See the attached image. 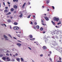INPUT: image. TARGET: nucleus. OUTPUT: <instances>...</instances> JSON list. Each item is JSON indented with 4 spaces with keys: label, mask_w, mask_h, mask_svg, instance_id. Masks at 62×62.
Instances as JSON below:
<instances>
[{
    "label": "nucleus",
    "mask_w": 62,
    "mask_h": 62,
    "mask_svg": "<svg viewBox=\"0 0 62 62\" xmlns=\"http://www.w3.org/2000/svg\"><path fill=\"white\" fill-rule=\"evenodd\" d=\"M17 36L18 37H19V38H20V36L19 35H17Z\"/></svg>",
    "instance_id": "55"
},
{
    "label": "nucleus",
    "mask_w": 62,
    "mask_h": 62,
    "mask_svg": "<svg viewBox=\"0 0 62 62\" xmlns=\"http://www.w3.org/2000/svg\"><path fill=\"white\" fill-rule=\"evenodd\" d=\"M31 24H33V23L31 21Z\"/></svg>",
    "instance_id": "49"
},
{
    "label": "nucleus",
    "mask_w": 62,
    "mask_h": 62,
    "mask_svg": "<svg viewBox=\"0 0 62 62\" xmlns=\"http://www.w3.org/2000/svg\"><path fill=\"white\" fill-rule=\"evenodd\" d=\"M10 28L11 29H12V27H11V26L10 25Z\"/></svg>",
    "instance_id": "46"
},
{
    "label": "nucleus",
    "mask_w": 62,
    "mask_h": 62,
    "mask_svg": "<svg viewBox=\"0 0 62 62\" xmlns=\"http://www.w3.org/2000/svg\"><path fill=\"white\" fill-rule=\"evenodd\" d=\"M4 38H5V39H6V38H8V37H7V36L5 35H4Z\"/></svg>",
    "instance_id": "16"
},
{
    "label": "nucleus",
    "mask_w": 62,
    "mask_h": 62,
    "mask_svg": "<svg viewBox=\"0 0 62 62\" xmlns=\"http://www.w3.org/2000/svg\"><path fill=\"white\" fill-rule=\"evenodd\" d=\"M4 12H8V10L7 9H5L4 10Z\"/></svg>",
    "instance_id": "25"
},
{
    "label": "nucleus",
    "mask_w": 62,
    "mask_h": 62,
    "mask_svg": "<svg viewBox=\"0 0 62 62\" xmlns=\"http://www.w3.org/2000/svg\"><path fill=\"white\" fill-rule=\"evenodd\" d=\"M49 9H48L47 10V11H49Z\"/></svg>",
    "instance_id": "63"
},
{
    "label": "nucleus",
    "mask_w": 62,
    "mask_h": 62,
    "mask_svg": "<svg viewBox=\"0 0 62 62\" xmlns=\"http://www.w3.org/2000/svg\"><path fill=\"white\" fill-rule=\"evenodd\" d=\"M45 18L46 20V21H49V19H48V18L47 17H45Z\"/></svg>",
    "instance_id": "8"
},
{
    "label": "nucleus",
    "mask_w": 62,
    "mask_h": 62,
    "mask_svg": "<svg viewBox=\"0 0 62 62\" xmlns=\"http://www.w3.org/2000/svg\"><path fill=\"white\" fill-rule=\"evenodd\" d=\"M9 59V57H7V59Z\"/></svg>",
    "instance_id": "60"
},
{
    "label": "nucleus",
    "mask_w": 62,
    "mask_h": 62,
    "mask_svg": "<svg viewBox=\"0 0 62 62\" xmlns=\"http://www.w3.org/2000/svg\"><path fill=\"white\" fill-rule=\"evenodd\" d=\"M31 16V15H29L27 17L28 18H30V16Z\"/></svg>",
    "instance_id": "26"
},
{
    "label": "nucleus",
    "mask_w": 62,
    "mask_h": 62,
    "mask_svg": "<svg viewBox=\"0 0 62 62\" xmlns=\"http://www.w3.org/2000/svg\"><path fill=\"white\" fill-rule=\"evenodd\" d=\"M40 30L41 31H42V30H43V28H40Z\"/></svg>",
    "instance_id": "29"
},
{
    "label": "nucleus",
    "mask_w": 62,
    "mask_h": 62,
    "mask_svg": "<svg viewBox=\"0 0 62 62\" xmlns=\"http://www.w3.org/2000/svg\"><path fill=\"white\" fill-rule=\"evenodd\" d=\"M25 4H26V3L25 2L23 6V8H24V6H25Z\"/></svg>",
    "instance_id": "12"
},
{
    "label": "nucleus",
    "mask_w": 62,
    "mask_h": 62,
    "mask_svg": "<svg viewBox=\"0 0 62 62\" xmlns=\"http://www.w3.org/2000/svg\"><path fill=\"white\" fill-rule=\"evenodd\" d=\"M8 4H10V3L8 2H7Z\"/></svg>",
    "instance_id": "57"
},
{
    "label": "nucleus",
    "mask_w": 62,
    "mask_h": 62,
    "mask_svg": "<svg viewBox=\"0 0 62 62\" xmlns=\"http://www.w3.org/2000/svg\"><path fill=\"white\" fill-rule=\"evenodd\" d=\"M36 28L37 29H39V25H37L36 26Z\"/></svg>",
    "instance_id": "19"
},
{
    "label": "nucleus",
    "mask_w": 62,
    "mask_h": 62,
    "mask_svg": "<svg viewBox=\"0 0 62 62\" xmlns=\"http://www.w3.org/2000/svg\"><path fill=\"white\" fill-rule=\"evenodd\" d=\"M13 2H16V0H13Z\"/></svg>",
    "instance_id": "51"
},
{
    "label": "nucleus",
    "mask_w": 62,
    "mask_h": 62,
    "mask_svg": "<svg viewBox=\"0 0 62 62\" xmlns=\"http://www.w3.org/2000/svg\"><path fill=\"white\" fill-rule=\"evenodd\" d=\"M43 48L44 50H46L47 49V47L45 46H43Z\"/></svg>",
    "instance_id": "7"
},
{
    "label": "nucleus",
    "mask_w": 62,
    "mask_h": 62,
    "mask_svg": "<svg viewBox=\"0 0 62 62\" xmlns=\"http://www.w3.org/2000/svg\"><path fill=\"white\" fill-rule=\"evenodd\" d=\"M49 59L51 61H52V59H51V58H50Z\"/></svg>",
    "instance_id": "43"
},
{
    "label": "nucleus",
    "mask_w": 62,
    "mask_h": 62,
    "mask_svg": "<svg viewBox=\"0 0 62 62\" xmlns=\"http://www.w3.org/2000/svg\"><path fill=\"white\" fill-rule=\"evenodd\" d=\"M52 7L53 9H54V6H53Z\"/></svg>",
    "instance_id": "37"
},
{
    "label": "nucleus",
    "mask_w": 62,
    "mask_h": 62,
    "mask_svg": "<svg viewBox=\"0 0 62 62\" xmlns=\"http://www.w3.org/2000/svg\"><path fill=\"white\" fill-rule=\"evenodd\" d=\"M6 39V40H8V39H7V38L6 39Z\"/></svg>",
    "instance_id": "58"
},
{
    "label": "nucleus",
    "mask_w": 62,
    "mask_h": 62,
    "mask_svg": "<svg viewBox=\"0 0 62 62\" xmlns=\"http://www.w3.org/2000/svg\"><path fill=\"white\" fill-rule=\"evenodd\" d=\"M61 23H60V22L58 23V25H59V24H61Z\"/></svg>",
    "instance_id": "39"
},
{
    "label": "nucleus",
    "mask_w": 62,
    "mask_h": 62,
    "mask_svg": "<svg viewBox=\"0 0 62 62\" xmlns=\"http://www.w3.org/2000/svg\"><path fill=\"white\" fill-rule=\"evenodd\" d=\"M6 55H7V56H9V54H8V53H7L6 54Z\"/></svg>",
    "instance_id": "32"
},
{
    "label": "nucleus",
    "mask_w": 62,
    "mask_h": 62,
    "mask_svg": "<svg viewBox=\"0 0 62 62\" xmlns=\"http://www.w3.org/2000/svg\"><path fill=\"white\" fill-rule=\"evenodd\" d=\"M8 36H9V37H10V38H11V39H12V37H11V35H10V34H9L8 35Z\"/></svg>",
    "instance_id": "27"
},
{
    "label": "nucleus",
    "mask_w": 62,
    "mask_h": 62,
    "mask_svg": "<svg viewBox=\"0 0 62 62\" xmlns=\"http://www.w3.org/2000/svg\"><path fill=\"white\" fill-rule=\"evenodd\" d=\"M49 54H51V53H52V52H51V51H49Z\"/></svg>",
    "instance_id": "31"
},
{
    "label": "nucleus",
    "mask_w": 62,
    "mask_h": 62,
    "mask_svg": "<svg viewBox=\"0 0 62 62\" xmlns=\"http://www.w3.org/2000/svg\"><path fill=\"white\" fill-rule=\"evenodd\" d=\"M53 32L54 34H56L58 35V34H59V33L58 34L57 33H56V30H55Z\"/></svg>",
    "instance_id": "6"
},
{
    "label": "nucleus",
    "mask_w": 62,
    "mask_h": 62,
    "mask_svg": "<svg viewBox=\"0 0 62 62\" xmlns=\"http://www.w3.org/2000/svg\"><path fill=\"white\" fill-rule=\"evenodd\" d=\"M59 60H61V57H60L59 58Z\"/></svg>",
    "instance_id": "53"
},
{
    "label": "nucleus",
    "mask_w": 62,
    "mask_h": 62,
    "mask_svg": "<svg viewBox=\"0 0 62 62\" xmlns=\"http://www.w3.org/2000/svg\"><path fill=\"white\" fill-rule=\"evenodd\" d=\"M28 5H30L31 4L30 2H28Z\"/></svg>",
    "instance_id": "41"
},
{
    "label": "nucleus",
    "mask_w": 62,
    "mask_h": 62,
    "mask_svg": "<svg viewBox=\"0 0 62 62\" xmlns=\"http://www.w3.org/2000/svg\"><path fill=\"white\" fill-rule=\"evenodd\" d=\"M15 55H16V56H17V55H18V53H16V54Z\"/></svg>",
    "instance_id": "48"
},
{
    "label": "nucleus",
    "mask_w": 62,
    "mask_h": 62,
    "mask_svg": "<svg viewBox=\"0 0 62 62\" xmlns=\"http://www.w3.org/2000/svg\"><path fill=\"white\" fill-rule=\"evenodd\" d=\"M41 22L42 23H44V21H43V19L41 20Z\"/></svg>",
    "instance_id": "33"
},
{
    "label": "nucleus",
    "mask_w": 62,
    "mask_h": 62,
    "mask_svg": "<svg viewBox=\"0 0 62 62\" xmlns=\"http://www.w3.org/2000/svg\"><path fill=\"white\" fill-rule=\"evenodd\" d=\"M33 28L34 29H36V27H35L34 26V27H33Z\"/></svg>",
    "instance_id": "50"
},
{
    "label": "nucleus",
    "mask_w": 62,
    "mask_h": 62,
    "mask_svg": "<svg viewBox=\"0 0 62 62\" xmlns=\"http://www.w3.org/2000/svg\"><path fill=\"white\" fill-rule=\"evenodd\" d=\"M52 38H53V39H54V36H53L52 37Z\"/></svg>",
    "instance_id": "45"
},
{
    "label": "nucleus",
    "mask_w": 62,
    "mask_h": 62,
    "mask_svg": "<svg viewBox=\"0 0 62 62\" xmlns=\"http://www.w3.org/2000/svg\"><path fill=\"white\" fill-rule=\"evenodd\" d=\"M13 29L15 30H18L19 29V27L17 26H15L14 27Z\"/></svg>",
    "instance_id": "3"
},
{
    "label": "nucleus",
    "mask_w": 62,
    "mask_h": 62,
    "mask_svg": "<svg viewBox=\"0 0 62 62\" xmlns=\"http://www.w3.org/2000/svg\"><path fill=\"white\" fill-rule=\"evenodd\" d=\"M56 49L59 52H62V48H60V47L59 46H58L57 47V48H56Z\"/></svg>",
    "instance_id": "1"
},
{
    "label": "nucleus",
    "mask_w": 62,
    "mask_h": 62,
    "mask_svg": "<svg viewBox=\"0 0 62 62\" xmlns=\"http://www.w3.org/2000/svg\"><path fill=\"white\" fill-rule=\"evenodd\" d=\"M7 8H8V7H5V9H7Z\"/></svg>",
    "instance_id": "62"
},
{
    "label": "nucleus",
    "mask_w": 62,
    "mask_h": 62,
    "mask_svg": "<svg viewBox=\"0 0 62 62\" xmlns=\"http://www.w3.org/2000/svg\"><path fill=\"white\" fill-rule=\"evenodd\" d=\"M14 8H17V6L16 5H15L14 6Z\"/></svg>",
    "instance_id": "17"
},
{
    "label": "nucleus",
    "mask_w": 62,
    "mask_h": 62,
    "mask_svg": "<svg viewBox=\"0 0 62 62\" xmlns=\"http://www.w3.org/2000/svg\"><path fill=\"white\" fill-rule=\"evenodd\" d=\"M14 24H15V25H18V23H16V22H15L14 23Z\"/></svg>",
    "instance_id": "13"
},
{
    "label": "nucleus",
    "mask_w": 62,
    "mask_h": 62,
    "mask_svg": "<svg viewBox=\"0 0 62 62\" xmlns=\"http://www.w3.org/2000/svg\"><path fill=\"white\" fill-rule=\"evenodd\" d=\"M17 45L19 46V47L20 48L21 47V44L20 43H17Z\"/></svg>",
    "instance_id": "5"
},
{
    "label": "nucleus",
    "mask_w": 62,
    "mask_h": 62,
    "mask_svg": "<svg viewBox=\"0 0 62 62\" xmlns=\"http://www.w3.org/2000/svg\"><path fill=\"white\" fill-rule=\"evenodd\" d=\"M55 27H56V28H60V27H61V26H60V27H59V26H55Z\"/></svg>",
    "instance_id": "28"
},
{
    "label": "nucleus",
    "mask_w": 62,
    "mask_h": 62,
    "mask_svg": "<svg viewBox=\"0 0 62 62\" xmlns=\"http://www.w3.org/2000/svg\"><path fill=\"white\" fill-rule=\"evenodd\" d=\"M8 23H10V22H11V20H8Z\"/></svg>",
    "instance_id": "20"
},
{
    "label": "nucleus",
    "mask_w": 62,
    "mask_h": 62,
    "mask_svg": "<svg viewBox=\"0 0 62 62\" xmlns=\"http://www.w3.org/2000/svg\"><path fill=\"white\" fill-rule=\"evenodd\" d=\"M43 34H45V31L43 32Z\"/></svg>",
    "instance_id": "54"
},
{
    "label": "nucleus",
    "mask_w": 62,
    "mask_h": 62,
    "mask_svg": "<svg viewBox=\"0 0 62 62\" xmlns=\"http://www.w3.org/2000/svg\"><path fill=\"white\" fill-rule=\"evenodd\" d=\"M51 22L52 23H53V24H54V25H55V23L53 22V21H52Z\"/></svg>",
    "instance_id": "22"
},
{
    "label": "nucleus",
    "mask_w": 62,
    "mask_h": 62,
    "mask_svg": "<svg viewBox=\"0 0 62 62\" xmlns=\"http://www.w3.org/2000/svg\"><path fill=\"white\" fill-rule=\"evenodd\" d=\"M57 39H58V36H56L55 37Z\"/></svg>",
    "instance_id": "42"
},
{
    "label": "nucleus",
    "mask_w": 62,
    "mask_h": 62,
    "mask_svg": "<svg viewBox=\"0 0 62 62\" xmlns=\"http://www.w3.org/2000/svg\"><path fill=\"white\" fill-rule=\"evenodd\" d=\"M1 25L2 26H4V25L5 27H7V25H6L5 24H1Z\"/></svg>",
    "instance_id": "11"
},
{
    "label": "nucleus",
    "mask_w": 62,
    "mask_h": 62,
    "mask_svg": "<svg viewBox=\"0 0 62 62\" xmlns=\"http://www.w3.org/2000/svg\"><path fill=\"white\" fill-rule=\"evenodd\" d=\"M2 59L4 60H5L6 59V57H3L2 58Z\"/></svg>",
    "instance_id": "18"
},
{
    "label": "nucleus",
    "mask_w": 62,
    "mask_h": 62,
    "mask_svg": "<svg viewBox=\"0 0 62 62\" xmlns=\"http://www.w3.org/2000/svg\"><path fill=\"white\" fill-rule=\"evenodd\" d=\"M16 60H17V61H18V62H20V58H17L16 59Z\"/></svg>",
    "instance_id": "9"
},
{
    "label": "nucleus",
    "mask_w": 62,
    "mask_h": 62,
    "mask_svg": "<svg viewBox=\"0 0 62 62\" xmlns=\"http://www.w3.org/2000/svg\"><path fill=\"white\" fill-rule=\"evenodd\" d=\"M47 1L46 2V3L47 4H49V3L50 2V0H47Z\"/></svg>",
    "instance_id": "14"
},
{
    "label": "nucleus",
    "mask_w": 62,
    "mask_h": 62,
    "mask_svg": "<svg viewBox=\"0 0 62 62\" xmlns=\"http://www.w3.org/2000/svg\"><path fill=\"white\" fill-rule=\"evenodd\" d=\"M21 61H23V58H21Z\"/></svg>",
    "instance_id": "34"
},
{
    "label": "nucleus",
    "mask_w": 62,
    "mask_h": 62,
    "mask_svg": "<svg viewBox=\"0 0 62 62\" xmlns=\"http://www.w3.org/2000/svg\"><path fill=\"white\" fill-rule=\"evenodd\" d=\"M3 5L4 6H5V3L4 2H3Z\"/></svg>",
    "instance_id": "38"
},
{
    "label": "nucleus",
    "mask_w": 62,
    "mask_h": 62,
    "mask_svg": "<svg viewBox=\"0 0 62 62\" xmlns=\"http://www.w3.org/2000/svg\"><path fill=\"white\" fill-rule=\"evenodd\" d=\"M13 38H14V39H17V38H16L14 37H13Z\"/></svg>",
    "instance_id": "52"
},
{
    "label": "nucleus",
    "mask_w": 62,
    "mask_h": 62,
    "mask_svg": "<svg viewBox=\"0 0 62 62\" xmlns=\"http://www.w3.org/2000/svg\"><path fill=\"white\" fill-rule=\"evenodd\" d=\"M11 14V13L10 12H9L7 14V15H9V14Z\"/></svg>",
    "instance_id": "24"
},
{
    "label": "nucleus",
    "mask_w": 62,
    "mask_h": 62,
    "mask_svg": "<svg viewBox=\"0 0 62 62\" xmlns=\"http://www.w3.org/2000/svg\"><path fill=\"white\" fill-rule=\"evenodd\" d=\"M28 48L29 49H30V50H31V48H30V47H28Z\"/></svg>",
    "instance_id": "40"
},
{
    "label": "nucleus",
    "mask_w": 62,
    "mask_h": 62,
    "mask_svg": "<svg viewBox=\"0 0 62 62\" xmlns=\"http://www.w3.org/2000/svg\"><path fill=\"white\" fill-rule=\"evenodd\" d=\"M54 20L55 21H56L57 22H58V21H59V19L56 17H55L54 18Z\"/></svg>",
    "instance_id": "4"
},
{
    "label": "nucleus",
    "mask_w": 62,
    "mask_h": 62,
    "mask_svg": "<svg viewBox=\"0 0 62 62\" xmlns=\"http://www.w3.org/2000/svg\"><path fill=\"white\" fill-rule=\"evenodd\" d=\"M29 36L30 38L31 39H32L33 38V36H32V35H30Z\"/></svg>",
    "instance_id": "10"
},
{
    "label": "nucleus",
    "mask_w": 62,
    "mask_h": 62,
    "mask_svg": "<svg viewBox=\"0 0 62 62\" xmlns=\"http://www.w3.org/2000/svg\"><path fill=\"white\" fill-rule=\"evenodd\" d=\"M11 61H15V60H14V59H12V60H11Z\"/></svg>",
    "instance_id": "30"
},
{
    "label": "nucleus",
    "mask_w": 62,
    "mask_h": 62,
    "mask_svg": "<svg viewBox=\"0 0 62 62\" xmlns=\"http://www.w3.org/2000/svg\"><path fill=\"white\" fill-rule=\"evenodd\" d=\"M10 56H12V54H10Z\"/></svg>",
    "instance_id": "64"
},
{
    "label": "nucleus",
    "mask_w": 62,
    "mask_h": 62,
    "mask_svg": "<svg viewBox=\"0 0 62 62\" xmlns=\"http://www.w3.org/2000/svg\"><path fill=\"white\" fill-rule=\"evenodd\" d=\"M10 10L11 11H13L14 10V9L13 8H12L10 9Z\"/></svg>",
    "instance_id": "21"
},
{
    "label": "nucleus",
    "mask_w": 62,
    "mask_h": 62,
    "mask_svg": "<svg viewBox=\"0 0 62 62\" xmlns=\"http://www.w3.org/2000/svg\"><path fill=\"white\" fill-rule=\"evenodd\" d=\"M40 57H42V56H43V55L42 54H41L40 55Z\"/></svg>",
    "instance_id": "23"
},
{
    "label": "nucleus",
    "mask_w": 62,
    "mask_h": 62,
    "mask_svg": "<svg viewBox=\"0 0 62 62\" xmlns=\"http://www.w3.org/2000/svg\"><path fill=\"white\" fill-rule=\"evenodd\" d=\"M6 53H9V51L8 50H7L6 52Z\"/></svg>",
    "instance_id": "36"
},
{
    "label": "nucleus",
    "mask_w": 62,
    "mask_h": 62,
    "mask_svg": "<svg viewBox=\"0 0 62 62\" xmlns=\"http://www.w3.org/2000/svg\"><path fill=\"white\" fill-rule=\"evenodd\" d=\"M23 16V14H21V15L19 16V17H20V18H22V17Z\"/></svg>",
    "instance_id": "15"
},
{
    "label": "nucleus",
    "mask_w": 62,
    "mask_h": 62,
    "mask_svg": "<svg viewBox=\"0 0 62 62\" xmlns=\"http://www.w3.org/2000/svg\"><path fill=\"white\" fill-rule=\"evenodd\" d=\"M2 56H3V55H2V54H0V57H2Z\"/></svg>",
    "instance_id": "47"
},
{
    "label": "nucleus",
    "mask_w": 62,
    "mask_h": 62,
    "mask_svg": "<svg viewBox=\"0 0 62 62\" xmlns=\"http://www.w3.org/2000/svg\"><path fill=\"white\" fill-rule=\"evenodd\" d=\"M34 23V24H35V25H37V23L36 22L35 23Z\"/></svg>",
    "instance_id": "44"
},
{
    "label": "nucleus",
    "mask_w": 62,
    "mask_h": 62,
    "mask_svg": "<svg viewBox=\"0 0 62 62\" xmlns=\"http://www.w3.org/2000/svg\"><path fill=\"white\" fill-rule=\"evenodd\" d=\"M58 33H61V31H58Z\"/></svg>",
    "instance_id": "35"
},
{
    "label": "nucleus",
    "mask_w": 62,
    "mask_h": 62,
    "mask_svg": "<svg viewBox=\"0 0 62 62\" xmlns=\"http://www.w3.org/2000/svg\"><path fill=\"white\" fill-rule=\"evenodd\" d=\"M8 61H11V60H10V59H9L8 60Z\"/></svg>",
    "instance_id": "61"
},
{
    "label": "nucleus",
    "mask_w": 62,
    "mask_h": 62,
    "mask_svg": "<svg viewBox=\"0 0 62 62\" xmlns=\"http://www.w3.org/2000/svg\"><path fill=\"white\" fill-rule=\"evenodd\" d=\"M19 14H21L22 13H21V12H19Z\"/></svg>",
    "instance_id": "56"
},
{
    "label": "nucleus",
    "mask_w": 62,
    "mask_h": 62,
    "mask_svg": "<svg viewBox=\"0 0 62 62\" xmlns=\"http://www.w3.org/2000/svg\"><path fill=\"white\" fill-rule=\"evenodd\" d=\"M33 18H35V16L33 15Z\"/></svg>",
    "instance_id": "59"
},
{
    "label": "nucleus",
    "mask_w": 62,
    "mask_h": 62,
    "mask_svg": "<svg viewBox=\"0 0 62 62\" xmlns=\"http://www.w3.org/2000/svg\"><path fill=\"white\" fill-rule=\"evenodd\" d=\"M57 45V43L55 42H53L52 44L51 45L52 47H54V46H55L56 45Z\"/></svg>",
    "instance_id": "2"
}]
</instances>
